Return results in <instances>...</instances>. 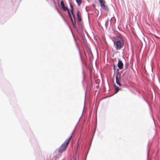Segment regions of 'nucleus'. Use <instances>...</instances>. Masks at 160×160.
<instances>
[{
    "label": "nucleus",
    "instance_id": "1",
    "mask_svg": "<svg viewBox=\"0 0 160 160\" xmlns=\"http://www.w3.org/2000/svg\"><path fill=\"white\" fill-rule=\"evenodd\" d=\"M73 133H71L69 137L67 138L62 144L59 148V152L62 153L65 151L67 148L71 138L72 137Z\"/></svg>",
    "mask_w": 160,
    "mask_h": 160
},
{
    "label": "nucleus",
    "instance_id": "2",
    "mask_svg": "<svg viewBox=\"0 0 160 160\" xmlns=\"http://www.w3.org/2000/svg\"><path fill=\"white\" fill-rule=\"evenodd\" d=\"M124 44V41L122 38L116 40L114 42V45L116 50H120L123 47Z\"/></svg>",
    "mask_w": 160,
    "mask_h": 160
},
{
    "label": "nucleus",
    "instance_id": "3",
    "mask_svg": "<svg viewBox=\"0 0 160 160\" xmlns=\"http://www.w3.org/2000/svg\"><path fill=\"white\" fill-rule=\"evenodd\" d=\"M121 74L119 72V70L118 69H117L116 70V83L118 85L120 86H121Z\"/></svg>",
    "mask_w": 160,
    "mask_h": 160
},
{
    "label": "nucleus",
    "instance_id": "4",
    "mask_svg": "<svg viewBox=\"0 0 160 160\" xmlns=\"http://www.w3.org/2000/svg\"><path fill=\"white\" fill-rule=\"evenodd\" d=\"M98 1L100 4L101 7L103 9L106 11H108V8L107 6L105 5V1L103 0H98Z\"/></svg>",
    "mask_w": 160,
    "mask_h": 160
},
{
    "label": "nucleus",
    "instance_id": "5",
    "mask_svg": "<svg viewBox=\"0 0 160 160\" xmlns=\"http://www.w3.org/2000/svg\"><path fill=\"white\" fill-rule=\"evenodd\" d=\"M118 66L119 68L121 69L123 68V63L121 60L119 59L118 62Z\"/></svg>",
    "mask_w": 160,
    "mask_h": 160
},
{
    "label": "nucleus",
    "instance_id": "6",
    "mask_svg": "<svg viewBox=\"0 0 160 160\" xmlns=\"http://www.w3.org/2000/svg\"><path fill=\"white\" fill-rule=\"evenodd\" d=\"M77 16L78 20L79 22H80L82 21V18L81 16V14L80 11H78L77 12Z\"/></svg>",
    "mask_w": 160,
    "mask_h": 160
},
{
    "label": "nucleus",
    "instance_id": "7",
    "mask_svg": "<svg viewBox=\"0 0 160 160\" xmlns=\"http://www.w3.org/2000/svg\"><path fill=\"white\" fill-rule=\"evenodd\" d=\"M70 8L71 10V13L73 16L74 20H75V16L73 13V7L71 4H70Z\"/></svg>",
    "mask_w": 160,
    "mask_h": 160
},
{
    "label": "nucleus",
    "instance_id": "8",
    "mask_svg": "<svg viewBox=\"0 0 160 160\" xmlns=\"http://www.w3.org/2000/svg\"><path fill=\"white\" fill-rule=\"evenodd\" d=\"M67 11H68V14L70 17L71 19V21L72 22V23L73 25V26L74 27H75L74 24V23L73 22V20H72V16H71V13L70 12L69 10H68Z\"/></svg>",
    "mask_w": 160,
    "mask_h": 160
},
{
    "label": "nucleus",
    "instance_id": "9",
    "mask_svg": "<svg viewBox=\"0 0 160 160\" xmlns=\"http://www.w3.org/2000/svg\"><path fill=\"white\" fill-rule=\"evenodd\" d=\"M78 6H80L82 2V0H75Z\"/></svg>",
    "mask_w": 160,
    "mask_h": 160
},
{
    "label": "nucleus",
    "instance_id": "10",
    "mask_svg": "<svg viewBox=\"0 0 160 160\" xmlns=\"http://www.w3.org/2000/svg\"><path fill=\"white\" fill-rule=\"evenodd\" d=\"M114 87L115 88V93H116L118 91L119 88L116 85H115Z\"/></svg>",
    "mask_w": 160,
    "mask_h": 160
},
{
    "label": "nucleus",
    "instance_id": "11",
    "mask_svg": "<svg viewBox=\"0 0 160 160\" xmlns=\"http://www.w3.org/2000/svg\"><path fill=\"white\" fill-rule=\"evenodd\" d=\"M62 8L65 11H68L69 10L68 8L67 7H65V6L62 7Z\"/></svg>",
    "mask_w": 160,
    "mask_h": 160
},
{
    "label": "nucleus",
    "instance_id": "12",
    "mask_svg": "<svg viewBox=\"0 0 160 160\" xmlns=\"http://www.w3.org/2000/svg\"><path fill=\"white\" fill-rule=\"evenodd\" d=\"M60 4L62 8L65 6L64 2L63 1H61L60 2Z\"/></svg>",
    "mask_w": 160,
    "mask_h": 160
},
{
    "label": "nucleus",
    "instance_id": "13",
    "mask_svg": "<svg viewBox=\"0 0 160 160\" xmlns=\"http://www.w3.org/2000/svg\"><path fill=\"white\" fill-rule=\"evenodd\" d=\"M113 69L115 70V65H113Z\"/></svg>",
    "mask_w": 160,
    "mask_h": 160
}]
</instances>
